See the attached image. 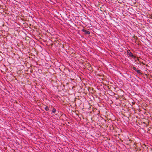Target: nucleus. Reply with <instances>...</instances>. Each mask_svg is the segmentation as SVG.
<instances>
[{
  "mask_svg": "<svg viewBox=\"0 0 152 152\" xmlns=\"http://www.w3.org/2000/svg\"><path fill=\"white\" fill-rule=\"evenodd\" d=\"M81 31L85 33V34H89L90 33L89 31L86 30L84 28Z\"/></svg>",
  "mask_w": 152,
  "mask_h": 152,
  "instance_id": "f03ea898",
  "label": "nucleus"
},
{
  "mask_svg": "<svg viewBox=\"0 0 152 152\" xmlns=\"http://www.w3.org/2000/svg\"><path fill=\"white\" fill-rule=\"evenodd\" d=\"M132 69H133L134 70H135V71H137V68H136L135 67H133L132 68Z\"/></svg>",
  "mask_w": 152,
  "mask_h": 152,
  "instance_id": "0eeeda50",
  "label": "nucleus"
},
{
  "mask_svg": "<svg viewBox=\"0 0 152 152\" xmlns=\"http://www.w3.org/2000/svg\"><path fill=\"white\" fill-rule=\"evenodd\" d=\"M127 53L128 55L133 58H135V56L133 54L131 53L130 50L127 51Z\"/></svg>",
  "mask_w": 152,
  "mask_h": 152,
  "instance_id": "f257e3e1",
  "label": "nucleus"
},
{
  "mask_svg": "<svg viewBox=\"0 0 152 152\" xmlns=\"http://www.w3.org/2000/svg\"><path fill=\"white\" fill-rule=\"evenodd\" d=\"M136 72L139 74H141V71L139 69L137 70Z\"/></svg>",
  "mask_w": 152,
  "mask_h": 152,
  "instance_id": "39448f33",
  "label": "nucleus"
},
{
  "mask_svg": "<svg viewBox=\"0 0 152 152\" xmlns=\"http://www.w3.org/2000/svg\"><path fill=\"white\" fill-rule=\"evenodd\" d=\"M131 141H132V140H129L127 141V142L128 144H129L131 143Z\"/></svg>",
  "mask_w": 152,
  "mask_h": 152,
  "instance_id": "423d86ee",
  "label": "nucleus"
},
{
  "mask_svg": "<svg viewBox=\"0 0 152 152\" xmlns=\"http://www.w3.org/2000/svg\"><path fill=\"white\" fill-rule=\"evenodd\" d=\"M45 110L47 111H48L49 110V109L48 107V106H46L44 108Z\"/></svg>",
  "mask_w": 152,
  "mask_h": 152,
  "instance_id": "20e7f679",
  "label": "nucleus"
},
{
  "mask_svg": "<svg viewBox=\"0 0 152 152\" xmlns=\"http://www.w3.org/2000/svg\"><path fill=\"white\" fill-rule=\"evenodd\" d=\"M56 109L55 108H53V109L52 110V112L53 113H56Z\"/></svg>",
  "mask_w": 152,
  "mask_h": 152,
  "instance_id": "7ed1b4c3",
  "label": "nucleus"
}]
</instances>
